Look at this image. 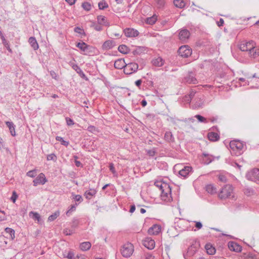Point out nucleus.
<instances>
[{"mask_svg": "<svg viewBox=\"0 0 259 259\" xmlns=\"http://www.w3.org/2000/svg\"><path fill=\"white\" fill-rule=\"evenodd\" d=\"M183 223H187V222L184 219H180V218H176L175 220V223L177 224V227L179 228H181V225Z\"/></svg>", "mask_w": 259, "mask_h": 259, "instance_id": "8fccbe9b", "label": "nucleus"}, {"mask_svg": "<svg viewBox=\"0 0 259 259\" xmlns=\"http://www.w3.org/2000/svg\"><path fill=\"white\" fill-rule=\"evenodd\" d=\"M29 216L31 217L34 220H36L38 222H39L41 220L40 216L38 213L37 212L30 211L29 213Z\"/></svg>", "mask_w": 259, "mask_h": 259, "instance_id": "f704fd0d", "label": "nucleus"}, {"mask_svg": "<svg viewBox=\"0 0 259 259\" xmlns=\"http://www.w3.org/2000/svg\"><path fill=\"white\" fill-rule=\"evenodd\" d=\"M77 205V204L76 203H75V204H72L70 206L68 210L66 212V214L67 215V216H69L70 213L75 211V209H76V206Z\"/></svg>", "mask_w": 259, "mask_h": 259, "instance_id": "79ce46f5", "label": "nucleus"}, {"mask_svg": "<svg viewBox=\"0 0 259 259\" xmlns=\"http://www.w3.org/2000/svg\"><path fill=\"white\" fill-rule=\"evenodd\" d=\"M47 182L45 175L43 173L39 174L38 176L33 180V186L36 187L39 184L44 185Z\"/></svg>", "mask_w": 259, "mask_h": 259, "instance_id": "0eeeda50", "label": "nucleus"}, {"mask_svg": "<svg viewBox=\"0 0 259 259\" xmlns=\"http://www.w3.org/2000/svg\"><path fill=\"white\" fill-rule=\"evenodd\" d=\"M235 141H236V150H237L238 151V153H233L232 152H231V154H234L235 155H237V154L240 155L241 154L240 151H241L243 149L244 145L243 144V143L241 142L239 140H235Z\"/></svg>", "mask_w": 259, "mask_h": 259, "instance_id": "a878e982", "label": "nucleus"}, {"mask_svg": "<svg viewBox=\"0 0 259 259\" xmlns=\"http://www.w3.org/2000/svg\"><path fill=\"white\" fill-rule=\"evenodd\" d=\"M246 177L248 180L253 182L259 181V168L252 169L246 174Z\"/></svg>", "mask_w": 259, "mask_h": 259, "instance_id": "39448f33", "label": "nucleus"}, {"mask_svg": "<svg viewBox=\"0 0 259 259\" xmlns=\"http://www.w3.org/2000/svg\"><path fill=\"white\" fill-rule=\"evenodd\" d=\"M203 155L204 157V158L203 159L204 164H208L212 161L213 159L209 157L208 154L203 153Z\"/></svg>", "mask_w": 259, "mask_h": 259, "instance_id": "4c0bfd02", "label": "nucleus"}, {"mask_svg": "<svg viewBox=\"0 0 259 259\" xmlns=\"http://www.w3.org/2000/svg\"><path fill=\"white\" fill-rule=\"evenodd\" d=\"M178 53L182 57L186 58L191 55L192 50L188 46H182L178 49Z\"/></svg>", "mask_w": 259, "mask_h": 259, "instance_id": "20e7f679", "label": "nucleus"}, {"mask_svg": "<svg viewBox=\"0 0 259 259\" xmlns=\"http://www.w3.org/2000/svg\"><path fill=\"white\" fill-rule=\"evenodd\" d=\"M2 42H3V44L4 45V46L6 47V48L7 49V50L10 53H13V51L12 50V49L10 48V45H9V42L6 39L5 37V38H3L2 39Z\"/></svg>", "mask_w": 259, "mask_h": 259, "instance_id": "a19ab883", "label": "nucleus"}, {"mask_svg": "<svg viewBox=\"0 0 259 259\" xmlns=\"http://www.w3.org/2000/svg\"><path fill=\"white\" fill-rule=\"evenodd\" d=\"M160 225L154 224L149 228L148 233L149 235H157L161 231Z\"/></svg>", "mask_w": 259, "mask_h": 259, "instance_id": "4468645a", "label": "nucleus"}, {"mask_svg": "<svg viewBox=\"0 0 259 259\" xmlns=\"http://www.w3.org/2000/svg\"><path fill=\"white\" fill-rule=\"evenodd\" d=\"M28 42L31 45V47L34 50H37L38 49V44L36 41L35 37L31 36L29 37Z\"/></svg>", "mask_w": 259, "mask_h": 259, "instance_id": "b1692460", "label": "nucleus"}, {"mask_svg": "<svg viewBox=\"0 0 259 259\" xmlns=\"http://www.w3.org/2000/svg\"><path fill=\"white\" fill-rule=\"evenodd\" d=\"M156 153V150L155 148H153L151 150H148L147 151V153L150 156H154Z\"/></svg>", "mask_w": 259, "mask_h": 259, "instance_id": "680f3d73", "label": "nucleus"}, {"mask_svg": "<svg viewBox=\"0 0 259 259\" xmlns=\"http://www.w3.org/2000/svg\"><path fill=\"white\" fill-rule=\"evenodd\" d=\"M69 64L71 65L72 69H74L79 74L81 78L87 81L89 80V78L87 77L81 68L77 64H74L71 62H70Z\"/></svg>", "mask_w": 259, "mask_h": 259, "instance_id": "1a4fd4ad", "label": "nucleus"}, {"mask_svg": "<svg viewBox=\"0 0 259 259\" xmlns=\"http://www.w3.org/2000/svg\"><path fill=\"white\" fill-rule=\"evenodd\" d=\"M63 257L68 259H73L74 258V253L72 250L69 251L67 255L63 254Z\"/></svg>", "mask_w": 259, "mask_h": 259, "instance_id": "5fc2aeb1", "label": "nucleus"}, {"mask_svg": "<svg viewBox=\"0 0 259 259\" xmlns=\"http://www.w3.org/2000/svg\"><path fill=\"white\" fill-rule=\"evenodd\" d=\"M72 196H73V199H74L75 201L79 202L80 203L83 201L82 196L80 195L72 194Z\"/></svg>", "mask_w": 259, "mask_h": 259, "instance_id": "4d7b16f0", "label": "nucleus"}, {"mask_svg": "<svg viewBox=\"0 0 259 259\" xmlns=\"http://www.w3.org/2000/svg\"><path fill=\"white\" fill-rule=\"evenodd\" d=\"M139 32L136 29L131 28V37H136L138 36Z\"/></svg>", "mask_w": 259, "mask_h": 259, "instance_id": "13d9d810", "label": "nucleus"}, {"mask_svg": "<svg viewBox=\"0 0 259 259\" xmlns=\"http://www.w3.org/2000/svg\"><path fill=\"white\" fill-rule=\"evenodd\" d=\"M66 123L68 126L72 125L74 124V121L69 117H66L65 118Z\"/></svg>", "mask_w": 259, "mask_h": 259, "instance_id": "e2e57ef3", "label": "nucleus"}, {"mask_svg": "<svg viewBox=\"0 0 259 259\" xmlns=\"http://www.w3.org/2000/svg\"><path fill=\"white\" fill-rule=\"evenodd\" d=\"M196 74L192 71H189L187 75L184 77L183 81L188 83L196 84L197 80L195 77Z\"/></svg>", "mask_w": 259, "mask_h": 259, "instance_id": "423d86ee", "label": "nucleus"}, {"mask_svg": "<svg viewBox=\"0 0 259 259\" xmlns=\"http://www.w3.org/2000/svg\"><path fill=\"white\" fill-rule=\"evenodd\" d=\"M254 42L253 41H249L245 44H242L240 46V49L242 51H250L254 47Z\"/></svg>", "mask_w": 259, "mask_h": 259, "instance_id": "ddd939ff", "label": "nucleus"}, {"mask_svg": "<svg viewBox=\"0 0 259 259\" xmlns=\"http://www.w3.org/2000/svg\"><path fill=\"white\" fill-rule=\"evenodd\" d=\"M192 169V167L189 166H184V167L179 171V175L184 178H186Z\"/></svg>", "mask_w": 259, "mask_h": 259, "instance_id": "dca6fc26", "label": "nucleus"}, {"mask_svg": "<svg viewBox=\"0 0 259 259\" xmlns=\"http://www.w3.org/2000/svg\"><path fill=\"white\" fill-rule=\"evenodd\" d=\"M97 49L92 46L88 45V47L85 53H83L85 55L92 56L96 54Z\"/></svg>", "mask_w": 259, "mask_h": 259, "instance_id": "6ab92c4d", "label": "nucleus"}, {"mask_svg": "<svg viewBox=\"0 0 259 259\" xmlns=\"http://www.w3.org/2000/svg\"><path fill=\"white\" fill-rule=\"evenodd\" d=\"M156 20L157 17L155 15H153L152 17L147 18L145 20V22L150 25H153L156 22Z\"/></svg>", "mask_w": 259, "mask_h": 259, "instance_id": "473e14b6", "label": "nucleus"}, {"mask_svg": "<svg viewBox=\"0 0 259 259\" xmlns=\"http://www.w3.org/2000/svg\"><path fill=\"white\" fill-rule=\"evenodd\" d=\"M116 45L115 41L114 40H107L105 41L102 46L103 50H108L111 49Z\"/></svg>", "mask_w": 259, "mask_h": 259, "instance_id": "9b49d317", "label": "nucleus"}, {"mask_svg": "<svg viewBox=\"0 0 259 259\" xmlns=\"http://www.w3.org/2000/svg\"><path fill=\"white\" fill-rule=\"evenodd\" d=\"M129 242H127V244H124L122 246V248L121 249V253L122 255L124 257H130V249L128 246H126V245H128Z\"/></svg>", "mask_w": 259, "mask_h": 259, "instance_id": "4be33fe9", "label": "nucleus"}, {"mask_svg": "<svg viewBox=\"0 0 259 259\" xmlns=\"http://www.w3.org/2000/svg\"><path fill=\"white\" fill-rule=\"evenodd\" d=\"M47 159L48 160H52L56 162L57 161V157L54 153H51L47 155Z\"/></svg>", "mask_w": 259, "mask_h": 259, "instance_id": "603ef678", "label": "nucleus"}, {"mask_svg": "<svg viewBox=\"0 0 259 259\" xmlns=\"http://www.w3.org/2000/svg\"><path fill=\"white\" fill-rule=\"evenodd\" d=\"M231 150L233 151H235L236 150V141L235 140L231 141L230 142L229 144Z\"/></svg>", "mask_w": 259, "mask_h": 259, "instance_id": "bf43d9fd", "label": "nucleus"}, {"mask_svg": "<svg viewBox=\"0 0 259 259\" xmlns=\"http://www.w3.org/2000/svg\"><path fill=\"white\" fill-rule=\"evenodd\" d=\"M207 137L209 141L215 142L220 139V135L214 132H209L207 134Z\"/></svg>", "mask_w": 259, "mask_h": 259, "instance_id": "412c9836", "label": "nucleus"}, {"mask_svg": "<svg viewBox=\"0 0 259 259\" xmlns=\"http://www.w3.org/2000/svg\"><path fill=\"white\" fill-rule=\"evenodd\" d=\"M74 31L75 32L79 33V34H81V35H83V36L86 35V33L84 32V30L82 28H80V27H78V26L75 27L74 28ZM81 37H82V36H81Z\"/></svg>", "mask_w": 259, "mask_h": 259, "instance_id": "a18cd8bd", "label": "nucleus"}, {"mask_svg": "<svg viewBox=\"0 0 259 259\" xmlns=\"http://www.w3.org/2000/svg\"><path fill=\"white\" fill-rule=\"evenodd\" d=\"M138 69V65L136 63H131V71H133V72H135L137 71Z\"/></svg>", "mask_w": 259, "mask_h": 259, "instance_id": "6e6d98bb", "label": "nucleus"}, {"mask_svg": "<svg viewBox=\"0 0 259 259\" xmlns=\"http://www.w3.org/2000/svg\"><path fill=\"white\" fill-rule=\"evenodd\" d=\"M76 47L79 48L82 52H83V53H85L88 47V44L81 41V42H77L76 44Z\"/></svg>", "mask_w": 259, "mask_h": 259, "instance_id": "c756f323", "label": "nucleus"}, {"mask_svg": "<svg viewBox=\"0 0 259 259\" xmlns=\"http://www.w3.org/2000/svg\"><path fill=\"white\" fill-rule=\"evenodd\" d=\"M205 248L207 254L209 255H213L216 251L215 248L210 243H206L205 245Z\"/></svg>", "mask_w": 259, "mask_h": 259, "instance_id": "aec40b11", "label": "nucleus"}, {"mask_svg": "<svg viewBox=\"0 0 259 259\" xmlns=\"http://www.w3.org/2000/svg\"><path fill=\"white\" fill-rule=\"evenodd\" d=\"M146 48L144 47H137L136 50L133 51V54L135 56L140 55L145 53Z\"/></svg>", "mask_w": 259, "mask_h": 259, "instance_id": "393cba45", "label": "nucleus"}, {"mask_svg": "<svg viewBox=\"0 0 259 259\" xmlns=\"http://www.w3.org/2000/svg\"><path fill=\"white\" fill-rule=\"evenodd\" d=\"M206 191L210 194H214L216 193V188L213 185L209 184L207 185L205 187Z\"/></svg>", "mask_w": 259, "mask_h": 259, "instance_id": "72a5a7b5", "label": "nucleus"}, {"mask_svg": "<svg viewBox=\"0 0 259 259\" xmlns=\"http://www.w3.org/2000/svg\"><path fill=\"white\" fill-rule=\"evenodd\" d=\"M203 104V100L202 99H201L200 98H199L198 99V101L196 102L195 105L196 107H200L202 106Z\"/></svg>", "mask_w": 259, "mask_h": 259, "instance_id": "0e129e2a", "label": "nucleus"}, {"mask_svg": "<svg viewBox=\"0 0 259 259\" xmlns=\"http://www.w3.org/2000/svg\"><path fill=\"white\" fill-rule=\"evenodd\" d=\"M244 194L247 196H250L255 194L254 190L251 188H245L244 189Z\"/></svg>", "mask_w": 259, "mask_h": 259, "instance_id": "e433bc0d", "label": "nucleus"}, {"mask_svg": "<svg viewBox=\"0 0 259 259\" xmlns=\"http://www.w3.org/2000/svg\"><path fill=\"white\" fill-rule=\"evenodd\" d=\"M5 231L6 233H8L12 240H13L15 236V230L12 228L7 227L5 228Z\"/></svg>", "mask_w": 259, "mask_h": 259, "instance_id": "58836bf2", "label": "nucleus"}, {"mask_svg": "<svg viewBox=\"0 0 259 259\" xmlns=\"http://www.w3.org/2000/svg\"><path fill=\"white\" fill-rule=\"evenodd\" d=\"M243 257L245 259H256L251 254H244Z\"/></svg>", "mask_w": 259, "mask_h": 259, "instance_id": "774afa93", "label": "nucleus"}, {"mask_svg": "<svg viewBox=\"0 0 259 259\" xmlns=\"http://www.w3.org/2000/svg\"><path fill=\"white\" fill-rule=\"evenodd\" d=\"M174 5L179 8H183L185 6V3L183 0H174Z\"/></svg>", "mask_w": 259, "mask_h": 259, "instance_id": "2f4dec72", "label": "nucleus"}, {"mask_svg": "<svg viewBox=\"0 0 259 259\" xmlns=\"http://www.w3.org/2000/svg\"><path fill=\"white\" fill-rule=\"evenodd\" d=\"M143 245L149 250L154 249L155 246V241L150 237H146L143 240Z\"/></svg>", "mask_w": 259, "mask_h": 259, "instance_id": "6e6552de", "label": "nucleus"}, {"mask_svg": "<svg viewBox=\"0 0 259 259\" xmlns=\"http://www.w3.org/2000/svg\"><path fill=\"white\" fill-rule=\"evenodd\" d=\"M98 22L100 25H104L106 26H109L110 25L109 23L107 20V18L102 15H99L97 17Z\"/></svg>", "mask_w": 259, "mask_h": 259, "instance_id": "a211bd4d", "label": "nucleus"}, {"mask_svg": "<svg viewBox=\"0 0 259 259\" xmlns=\"http://www.w3.org/2000/svg\"><path fill=\"white\" fill-rule=\"evenodd\" d=\"M81 6L82 8L87 11H89L91 9V4L87 2H84L82 3Z\"/></svg>", "mask_w": 259, "mask_h": 259, "instance_id": "49530a36", "label": "nucleus"}, {"mask_svg": "<svg viewBox=\"0 0 259 259\" xmlns=\"http://www.w3.org/2000/svg\"><path fill=\"white\" fill-rule=\"evenodd\" d=\"M232 192L233 188L232 185H226L222 188L219 194V197L221 199L228 198L230 197Z\"/></svg>", "mask_w": 259, "mask_h": 259, "instance_id": "7ed1b4c3", "label": "nucleus"}, {"mask_svg": "<svg viewBox=\"0 0 259 259\" xmlns=\"http://www.w3.org/2000/svg\"><path fill=\"white\" fill-rule=\"evenodd\" d=\"M79 223V220L78 219L74 218L72 221L71 227L72 228H76Z\"/></svg>", "mask_w": 259, "mask_h": 259, "instance_id": "3c124183", "label": "nucleus"}, {"mask_svg": "<svg viewBox=\"0 0 259 259\" xmlns=\"http://www.w3.org/2000/svg\"><path fill=\"white\" fill-rule=\"evenodd\" d=\"M249 54L253 58H255L259 56V50L255 49L254 47L252 48V49L249 51Z\"/></svg>", "mask_w": 259, "mask_h": 259, "instance_id": "c03bdc74", "label": "nucleus"}, {"mask_svg": "<svg viewBox=\"0 0 259 259\" xmlns=\"http://www.w3.org/2000/svg\"><path fill=\"white\" fill-rule=\"evenodd\" d=\"M228 246L231 251L239 252L242 250V246L237 243L234 241H230L228 242Z\"/></svg>", "mask_w": 259, "mask_h": 259, "instance_id": "9d476101", "label": "nucleus"}, {"mask_svg": "<svg viewBox=\"0 0 259 259\" xmlns=\"http://www.w3.org/2000/svg\"><path fill=\"white\" fill-rule=\"evenodd\" d=\"M109 168L110 170L112 172L113 174H115L116 173V171L113 163H109Z\"/></svg>", "mask_w": 259, "mask_h": 259, "instance_id": "338daca9", "label": "nucleus"}, {"mask_svg": "<svg viewBox=\"0 0 259 259\" xmlns=\"http://www.w3.org/2000/svg\"><path fill=\"white\" fill-rule=\"evenodd\" d=\"M56 140L58 141H59L61 142V145L65 146L67 147L68 146L69 142V141H65L63 138L61 137L57 136L56 137Z\"/></svg>", "mask_w": 259, "mask_h": 259, "instance_id": "37998d69", "label": "nucleus"}, {"mask_svg": "<svg viewBox=\"0 0 259 259\" xmlns=\"http://www.w3.org/2000/svg\"><path fill=\"white\" fill-rule=\"evenodd\" d=\"M6 124L9 127L11 135L14 137L16 136L15 125L12 121H6Z\"/></svg>", "mask_w": 259, "mask_h": 259, "instance_id": "5701e85b", "label": "nucleus"}, {"mask_svg": "<svg viewBox=\"0 0 259 259\" xmlns=\"http://www.w3.org/2000/svg\"><path fill=\"white\" fill-rule=\"evenodd\" d=\"M18 198V195L17 193L15 191H13L12 193V196L10 198L11 200L13 202L15 203L16 202V199Z\"/></svg>", "mask_w": 259, "mask_h": 259, "instance_id": "052dcab7", "label": "nucleus"}, {"mask_svg": "<svg viewBox=\"0 0 259 259\" xmlns=\"http://www.w3.org/2000/svg\"><path fill=\"white\" fill-rule=\"evenodd\" d=\"M161 191V197L164 201H169L172 200L171 197V189L168 184L164 185L163 189Z\"/></svg>", "mask_w": 259, "mask_h": 259, "instance_id": "f03ea898", "label": "nucleus"}, {"mask_svg": "<svg viewBox=\"0 0 259 259\" xmlns=\"http://www.w3.org/2000/svg\"><path fill=\"white\" fill-rule=\"evenodd\" d=\"M98 7L100 10H103L107 8L109 6L105 0H102L98 3Z\"/></svg>", "mask_w": 259, "mask_h": 259, "instance_id": "ea45409f", "label": "nucleus"}, {"mask_svg": "<svg viewBox=\"0 0 259 259\" xmlns=\"http://www.w3.org/2000/svg\"><path fill=\"white\" fill-rule=\"evenodd\" d=\"M91 243L90 242H82L79 246L80 249L82 251H87L91 247Z\"/></svg>", "mask_w": 259, "mask_h": 259, "instance_id": "bb28decb", "label": "nucleus"}, {"mask_svg": "<svg viewBox=\"0 0 259 259\" xmlns=\"http://www.w3.org/2000/svg\"><path fill=\"white\" fill-rule=\"evenodd\" d=\"M167 184V183L162 181H156L154 183V185L157 188H159L160 190H161L163 189V187H164V185H166Z\"/></svg>", "mask_w": 259, "mask_h": 259, "instance_id": "de8ad7c7", "label": "nucleus"}, {"mask_svg": "<svg viewBox=\"0 0 259 259\" xmlns=\"http://www.w3.org/2000/svg\"><path fill=\"white\" fill-rule=\"evenodd\" d=\"M164 63V60L160 57L153 58L151 61V63L155 66L161 67Z\"/></svg>", "mask_w": 259, "mask_h": 259, "instance_id": "f3484780", "label": "nucleus"}, {"mask_svg": "<svg viewBox=\"0 0 259 259\" xmlns=\"http://www.w3.org/2000/svg\"><path fill=\"white\" fill-rule=\"evenodd\" d=\"M97 193V191L95 189H91L89 191H86L84 194L85 198L88 199H91V198L95 196Z\"/></svg>", "mask_w": 259, "mask_h": 259, "instance_id": "cd10ccee", "label": "nucleus"}, {"mask_svg": "<svg viewBox=\"0 0 259 259\" xmlns=\"http://www.w3.org/2000/svg\"><path fill=\"white\" fill-rule=\"evenodd\" d=\"M118 50L121 53L126 54L128 53L129 49L126 46L124 45H121L119 46L118 48Z\"/></svg>", "mask_w": 259, "mask_h": 259, "instance_id": "7c9ffc66", "label": "nucleus"}, {"mask_svg": "<svg viewBox=\"0 0 259 259\" xmlns=\"http://www.w3.org/2000/svg\"><path fill=\"white\" fill-rule=\"evenodd\" d=\"M194 117L198 119L199 122L203 123H207L208 122L207 119L205 117L199 114H197Z\"/></svg>", "mask_w": 259, "mask_h": 259, "instance_id": "09e8293b", "label": "nucleus"}, {"mask_svg": "<svg viewBox=\"0 0 259 259\" xmlns=\"http://www.w3.org/2000/svg\"><path fill=\"white\" fill-rule=\"evenodd\" d=\"M129 64L130 63L126 64L123 59H119L115 61L114 65L115 68L121 69Z\"/></svg>", "mask_w": 259, "mask_h": 259, "instance_id": "2eb2a0df", "label": "nucleus"}, {"mask_svg": "<svg viewBox=\"0 0 259 259\" xmlns=\"http://www.w3.org/2000/svg\"><path fill=\"white\" fill-rule=\"evenodd\" d=\"M164 140L167 142H174L175 141V138L171 132H165L164 134Z\"/></svg>", "mask_w": 259, "mask_h": 259, "instance_id": "c85d7f7f", "label": "nucleus"}, {"mask_svg": "<svg viewBox=\"0 0 259 259\" xmlns=\"http://www.w3.org/2000/svg\"><path fill=\"white\" fill-rule=\"evenodd\" d=\"M190 33L189 31L186 29L181 30L179 32V39L182 41H185L190 37Z\"/></svg>", "mask_w": 259, "mask_h": 259, "instance_id": "f8f14e48", "label": "nucleus"}, {"mask_svg": "<svg viewBox=\"0 0 259 259\" xmlns=\"http://www.w3.org/2000/svg\"><path fill=\"white\" fill-rule=\"evenodd\" d=\"M60 215V211L57 210L54 213L50 215L48 219V222H52L56 220Z\"/></svg>", "mask_w": 259, "mask_h": 259, "instance_id": "c9c22d12", "label": "nucleus"}, {"mask_svg": "<svg viewBox=\"0 0 259 259\" xmlns=\"http://www.w3.org/2000/svg\"><path fill=\"white\" fill-rule=\"evenodd\" d=\"M37 170L34 169L31 170H29L26 174L28 177L31 178H34L36 176Z\"/></svg>", "mask_w": 259, "mask_h": 259, "instance_id": "864d4df0", "label": "nucleus"}, {"mask_svg": "<svg viewBox=\"0 0 259 259\" xmlns=\"http://www.w3.org/2000/svg\"><path fill=\"white\" fill-rule=\"evenodd\" d=\"M200 246L199 241H194L191 246L188 248L186 253H184V257L185 259H189L191 256H193Z\"/></svg>", "mask_w": 259, "mask_h": 259, "instance_id": "f257e3e1", "label": "nucleus"}, {"mask_svg": "<svg viewBox=\"0 0 259 259\" xmlns=\"http://www.w3.org/2000/svg\"><path fill=\"white\" fill-rule=\"evenodd\" d=\"M50 75L51 76V77L56 79V80H58V75L53 70H51L50 71Z\"/></svg>", "mask_w": 259, "mask_h": 259, "instance_id": "69168bd1", "label": "nucleus"}]
</instances>
